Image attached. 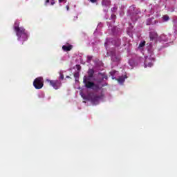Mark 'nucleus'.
Instances as JSON below:
<instances>
[{
  "instance_id": "2",
  "label": "nucleus",
  "mask_w": 177,
  "mask_h": 177,
  "mask_svg": "<svg viewBox=\"0 0 177 177\" xmlns=\"http://www.w3.org/2000/svg\"><path fill=\"white\" fill-rule=\"evenodd\" d=\"M94 74L95 71L93 69H88V76H84L83 77V83L88 89H97L99 88L97 84H95L93 82H91V78H93Z\"/></svg>"
},
{
  "instance_id": "10",
  "label": "nucleus",
  "mask_w": 177,
  "mask_h": 177,
  "mask_svg": "<svg viewBox=\"0 0 177 177\" xmlns=\"http://www.w3.org/2000/svg\"><path fill=\"white\" fill-rule=\"evenodd\" d=\"M162 20L165 21H168V20H169V16L168 15H163L162 17Z\"/></svg>"
},
{
  "instance_id": "13",
  "label": "nucleus",
  "mask_w": 177,
  "mask_h": 177,
  "mask_svg": "<svg viewBox=\"0 0 177 177\" xmlns=\"http://www.w3.org/2000/svg\"><path fill=\"white\" fill-rule=\"evenodd\" d=\"M76 68L80 71L81 70V65H76Z\"/></svg>"
},
{
  "instance_id": "14",
  "label": "nucleus",
  "mask_w": 177,
  "mask_h": 177,
  "mask_svg": "<svg viewBox=\"0 0 177 177\" xmlns=\"http://www.w3.org/2000/svg\"><path fill=\"white\" fill-rule=\"evenodd\" d=\"M59 78H60V80H64V74H60Z\"/></svg>"
},
{
  "instance_id": "16",
  "label": "nucleus",
  "mask_w": 177,
  "mask_h": 177,
  "mask_svg": "<svg viewBox=\"0 0 177 177\" xmlns=\"http://www.w3.org/2000/svg\"><path fill=\"white\" fill-rule=\"evenodd\" d=\"M59 3H62V2H67V0H58Z\"/></svg>"
},
{
  "instance_id": "8",
  "label": "nucleus",
  "mask_w": 177,
  "mask_h": 177,
  "mask_svg": "<svg viewBox=\"0 0 177 177\" xmlns=\"http://www.w3.org/2000/svg\"><path fill=\"white\" fill-rule=\"evenodd\" d=\"M62 49L64 52H70V50H71V49H73V46L72 45H64L62 46Z\"/></svg>"
},
{
  "instance_id": "11",
  "label": "nucleus",
  "mask_w": 177,
  "mask_h": 177,
  "mask_svg": "<svg viewBox=\"0 0 177 177\" xmlns=\"http://www.w3.org/2000/svg\"><path fill=\"white\" fill-rule=\"evenodd\" d=\"M73 75L75 78V81H78L77 80L80 78V73H75Z\"/></svg>"
},
{
  "instance_id": "21",
  "label": "nucleus",
  "mask_w": 177,
  "mask_h": 177,
  "mask_svg": "<svg viewBox=\"0 0 177 177\" xmlns=\"http://www.w3.org/2000/svg\"><path fill=\"white\" fill-rule=\"evenodd\" d=\"M49 2H50V0H46L45 4L46 5L47 3H49Z\"/></svg>"
},
{
  "instance_id": "17",
  "label": "nucleus",
  "mask_w": 177,
  "mask_h": 177,
  "mask_svg": "<svg viewBox=\"0 0 177 177\" xmlns=\"http://www.w3.org/2000/svg\"><path fill=\"white\" fill-rule=\"evenodd\" d=\"M87 59L89 60V62H91L92 60V56H88Z\"/></svg>"
},
{
  "instance_id": "5",
  "label": "nucleus",
  "mask_w": 177,
  "mask_h": 177,
  "mask_svg": "<svg viewBox=\"0 0 177 177\" xmlns=\"http://www.w3.org/2000/svg\"><path fill=\"white\" fill-rule=\"evenodd\" d=\"M88 100H91V103H97L100 99V96L96 95L93 93H89L88 95Z\"/></svg>"
},
{
  "instance_id": "26",
  "label": "nucleus",
  "mask_w": 177,
  "mask_h": 177,
  "mask_svg": "<svg viewBox=\"0 0 177 177\" xmlns=\"http://www.w3.org/2000/svg\"><path fill=\"white\" fill-rule=\"evenodd\" d=\"M66 78H70V76H66Z\"/></svg>"
},
{
  "instance_id": "12",
  "label": "nucleus",
  "mask_w": 177,
  "mask_h": 177,
  "mask_svg": "<svg viewBox=\"0 0 177 177\" xmlns=\"http://www.w3.org/2000/svg\"><path fill=\"white\" fill-rule=\"evenodd\" d=\"M145 45H146V41H143L142 42L140 43L139 44V48H143L145 46Z\"/></svg>"
},
{
  "instance_id": "15",
  "label": "nucleus",
  "mask_w": 177,
  "mask_h": 177,
  "mask_svg": "<svg viewBox=\"0 0 177 177\" xmlns=\"http://www.w3.org/2000/svg\"><path fill=\"white\" fill-rule=\"evenodd\" d=\"M90 2H91L92 3H96V2H97V0H89Z\"/></svg>"
},
{
  "instance_id": "25",
  "label": "nucleus",
  "mask_w": 177,
  "mask_h": 177,
  "mask_svg": "<svg viewBox=\"0 0 177 177\" xmlns=\"http://www.w3.org/2000/svg\"><path fill=\"white\" fill-rule=\"evenodd\" d=\"M145 66H147V62L145 61Z\"/></svg>"
},
{
  "instance_id": "3",
  "label": "nucleus",
  "mask_w": 177,
  "mask_h": 177,
  "mask_svg": "<svg viewBox=\"0 0 177 177\" xmlns=\"http://www.w3.org/2000/svg\"><path fill=\"white\" fill-rule=\"evenodd\" d=\"M33 86L35 89H42L44 87V77H39L35 79L33 82Z\"/></svg>"
},
{
  "instance_id": "20",
  "label": "nucleus",
  "mask_w": 177,
  "mask_h": 177,
  "mask_svg": "<svg viewBox=\"0 0 177 177\" xmlns=\"http://www.w3.org/2000/svg\"><path fill=\"white\" fill-rule=\"evenodd\" d=\"M66 10H70V6H66Z\"/></svg>"
},
{
  "instance_id": "22",
  "label": "nucleus",
  "mask_w": 177,
  "mask_h": 177,
  "mask_svg": "<svg viewBox=\"0 0 177 177\" xmlns=\"http://www.w3.org/2000/svg\"><path fill=\"white\" fill-rule=\"evenodd\" d=\"M104 46H105V48H107V41H106V42L104 43Z\"/></svg>"
},
{
  "instance_id": "23",
  "label": "nucleus",
  "mask_w": 177,
  "mask_h": 177,
  "mask_svg": "<svg viewBox=\"0 0 177 177\" xmlns=\"http://www.w3.org/2000/svg\"><path fill=\"white\" fill-rule=\"evenodd\" d=\"M103 79H104H104H105V80H107V76H104V77H103Z\"/></svg>"
},
{
  "instance_id": "7",
  "label": "nucleus",
  "mask_w": 177,
  "mask_h": 177,
  "mask_svg": "<svg viewBox=\"0 0 177 177\" xmlns=\"http://www.w3.org/2000/svg\"><path fill=\"white\" fill-rule=\"evenodd\" d=\"M102 5L104 8H109L111 5V1L110 0H102Z\"/></svg>"
},
{
  "instance_id": "19",
  "label": "nucleus",
  "mask_w": 177,
  "mask_h": 177,
  "mask_svg": "<svg viewBox=\"0 0 177 177\" xmlns=\"http://www.w3.org/2000/svg\"><path fill=\"white\" fill-rule=\"evenodd\" d=\"M148 67H151V66H153V64L152 63H149V64H148Z\"/></svg>"
},
{
  "instance_id": "18",
  "label": "nucleus",
  "mask_w": 177,
  "mask_h": 177,
  "mask_svg": "<svg viewBox=\"0 0 177 177\" xmlns=\"http://www.w3.org/2000/svg\"><path fill=\"white\" fill-rule=\"evenodd\" d=\"M52 2H51V5L53 6V5H55V0H51Z\"/></svg>"
},
{
  "instance_id": "6",
  "label": "nucleus",
  "mask_w": 177,
  "mask_h": 177,
  "mask_svg": "<svg viewBox=\"0 0 177 177\" xmlns=\"http://www.w3.org/2000/svg\"><path fill=\"white\" fill-rule=\"evenodd\" d=\"M158 37V35H157L156 32H149L150 41H154V39H157Z\"/></svg>"
},
{
  "instance_id": "24",
  "label": "nucleus",
  "mask_w": 177,
  "mask_h": 177,
  "mask_svg": "<svg viewBox=\"0 0 177 177\" xmlns=\"http://www.w3.org/2000/svg\"><path fill=\"white\" fill-rule=\"evenodd\" d=\"M147 26H150V23H147Z\"/></svg>"
},
{
  "instance_id": "1",
  "label": "nucleus",
  "mask_w": 177,
  "mask_h": 177,
  "mask_svg": "<svg viewBox=\"0 0 177 177\" xmlns=\"http://www.w3.org/2000/svg\"><path fill=\"white\" fill-rule=\"evenodd\" d=\"M19 26H20V22L15 21L14 24V30L16 32L17 39L24 42V41H27V39H28V32L26 31L24 28Z\"/></svg>"
},
{
  "instance_id": "4",
  "label": "nucleus",
  "mask_w": 177,
  "mask_h": 177,
  "mask_svg": "<svg viewBox=\"0 0 177 177\" xmlns=\"http://www.w3.org/2000/svg\"><path fill=\"white\" fill-rule=\"evenodd\" d=\"M46 82L55 90L59 89L62 87V82L60 80H50L47 79Z\"/></svg>"
},
{
  "instance_id": "9",
  "label": "nucleus",
  "mask_w": 177,
  "mask_h": 177,
  "mask_svg": "<svg viewBox=\"0 0 177 177\" xmlns=\"http://www.w3.org/2000/svg\"><path fill=\"white\" fill-rule=\"evenodd\" d=\"M126 78H128V77H127V75L120 76V77H119V78L116 79V80L118 81V82H119V84H124V82H125Z\"/></svg>"
}]
</instances>
